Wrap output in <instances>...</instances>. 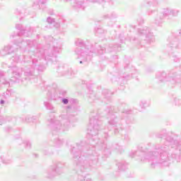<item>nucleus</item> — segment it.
<instances>
[{"mask_svg":"<svg viewBox=\"0 0 181 181\" xmlns=\"http://www.w3.org/2000/svg\"><path fill=\"white\" fill-rule=\"evenodd\" d=\"M16 29H18V30H21V29H22V25H21V24H17V25H16Z\"/></svg>","mask_w":181,"mask_h":181,"instance_id":"10","label":"nucleus"},{"mask_svg":"<svg viewBox=\"0 0 181 181\" xmlns=\"http://www.w3.org/2000/svg\"><path fill=\"white\" fill-rule=\"evenodd\" d=\"M18 60H19V57H17V58L16 59V62H18Z\"/></svg>","mask_w":181,"mask_h":181,"instance_id":"17","label":"nucleus"},{"mask_svg":"<svg viewBox=\"0 0 181 181\" xmlns=\"http://www.w3.org/2000/svg\"><path fill=\"white\" fill-rule=\"evenodd\" d=\"M11 49H12V47H11L10 45H8L4 47V50L7 52V54H9V53H11Z\"/></svg>","mask_w":181,"mask_h":181,"instance_id":"6","label":"nucleus"},{"mask_svg":"<svg viewBox=\"0 0 181 181\" xmlns=\"http://www.w3.org/2000/svg\"><path fill=\"white\" fill-rule=\"evenodd\" d=\"M47 22L48 23H54V18H52L50 17H48L47 19Z\"/></svg>","mask_w":181,"mask_h":181,"instance_id":"9","label":"nucleus"},{"mask_svg":"<svg viewBox=\"0 0 181 181\" xmlns=\"http://www.w3.org/2000/svg\"><path fill=\"white\" fill-rule=\"evenodd\" d=\"M141 33H146V30H143V32H141Z\"/></svg>","mask_w":181,"mask_h":181,"instance_id":"16","label":"nucleus"},{"mask_svg":"<svg viewBox=\"0 0 181 181\" xmlns=\"http://www.w3.org/2000/svg\"><path fill=\"white\" fill-rule=\"evenodd\" d=\"M109 124H110V125H115V122H114V121L109 122Z\"/></svg>","mask_w":181,"mask_h":181,"instance_id":"14","label":"nucleus"},{"mask_svg":"<svg viewBox=\"0 0 181 181\" xmlns=\"http://www.w3.org/2000/svg\"><path fill=\"white\" fill-rule=\"evenodd\" d=\"M56 173H57V169L53 168L52 169V175H56Z\"/></svg>","mask_w":181,"mask_h":181,"instance_id":"12","label":"nucleus"},{"mask_svg":"<svg viewBox=\"0 0 181 181\" xmlns=\"http://www.w3.org/2000/svg\"><path fill=\"white\" fill-rule=\"evenodd\" d=\"M76 8H81V5H83V1H76Z\"/></svg>","mask_w":181,"mask_h":181,"instance_id":"8","label":"nucleus"},{"mask_svg":"<svg viewBox=\"0 0 181 181\" xmlns=\"http://www.w3.org/2000/svg\"><path fill=\"white\" fill-rule=\"evenodd\" d=\"M66 1H69V0H66Z\"/></svg>","mask_w":181,"mask_h":181,"instance_id":"19","label":"nucleus"},{"mask_svg":"<svg viewBox=\"0 0 181 181\" xmlns=\"http://www.w3.org/2000/svg\"><path fill=\"white\" fill-rule=\"evenodd\" d=\"M165 12H166L165 14L164 15L161 14L162 19H163V18L166 16V13H168V16H177V13H179V11H177V10H171L170 11L167 10Z\"/></svg>","mask_w":181,"mask_h":181,"instance_id":"2","label":"nucleus"},{"mask_svg":"<svg viewBox=\"0 0 181 181\" xmlns=\"http://www.w3.org/2000/svg\"><path fill=\"white\" fill-rule=\"evenodd\" d=\"M62 103L64 104H69V99H66V98L63 99Z\"/></svg>","mask_w":181,"mask_h":181,"instance_id":"11","label":"nucleus"},{"mask_svg":"<svg viewBox=\"0 0 181 181\" xmlns=\"http://www.w3.org/2000/svg\"><path fill=\"white\" fill-rule=\"evenodd\" d=\"M139 105L141 108H145L146 107V101L145 100L141 101Z\"/></svg>","mask_w":181,"mask_h":181,"instance_id":"7","label":"nucleus"},{"mask_svg":"<svg viewBox=\"0 0 181 181\" xmlns=\"http://www.w3.org/2000/svg\"><path fill=\"white\" fill-rule=\"evenodd\" d=\"M80 63L81 64V63H83V62L81 61Z\"/></svg>","mask_w":181,"mask_h":181,"instance_id":"18","label":"nucleus"},{"mask_svg":"<svg viewBox=\"0 0 181 181\" xmlns=\"http://www.w3.org/2000/svg\"><path fill=\"white\" fill-rule=\"evenodd\" d=\"M18 69L16 67H13L11 69V71H13V76H16V77H19L21 76V74L18 71Z\"/></svg>","mask_w":181,"mask_h":181,"instance_id":"4","label":"nucleus"},{"mask_svg":"<svg viewBox=\"0 0 181 181\" xmlns=\"http://www.w3.org/2000/svg\"><path fill=\"white\" fill-rule=\"evenodd\" d=\"M25 145H27V148H30V143L29 141H26Z\"/></svg>","mask_w":181,"mask_h":181,"instance_id":"13","label":"nucleus"},{"mask_svg":"<svg viewBox=\"0 0 181 181\" xmlns=\"http://www.w3.org/2000/svg\"><path fill=\"white\" fill-rule=\"evenodd\" d=\"M55 128L57 129H62V123H60V122L57 121L55 122Z\"/></svg>","mask_w":181,"mask_h":181,"instance_id":"5","label":"nucleus"},{"mask_svg":"<svg viewBox=\"0 0 181 181\" xmlns=\"http://www.w3.org/2000/svg\"><path fill=\"white\" fill-rule=\"evenodd\" d=\"M21 35H25V36H30L32 35V31H30V28H28L26 30H21Z\"/></svg>","mask_w":181,"mask_h":181,"instance_id":"3","label":"nucleus"},{"mask_svg":"<svg viewBox=\"0 0 181 181\" xmlns=\"http://www.w3.org/2000/svg\"><path fill=\"white\" fill-rule=\"evenodd\" d=\"M99 131L100 125L98 124V121H97L96 119H91L90 121V124L88 126V135H92V136L98 135Z\"/></svg>","mask_w":181,"mask_h":181,"instance_id":"1","label":"nucleus"},{"mask_svg":"<svg viewBox=\"0 0 181 181\" xmlns=\"http://www.w3.org/2000/svg\"><path fill=\"white\" fill-rule=\"evenodd\" d=\"M5 102L4 100H1L0 104H4Z\"/></svg>","mask_w":181,"mask_h":181,"instance_id":"15","label":"nucleus"}]
</instances>
